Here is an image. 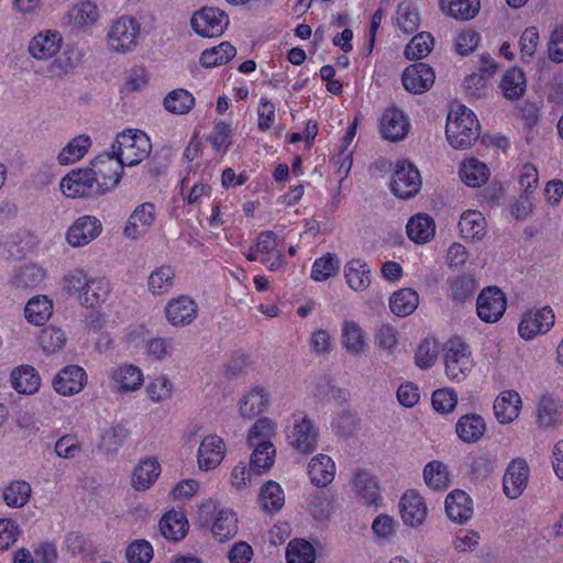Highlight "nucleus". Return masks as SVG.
Returning a JSON list of instances; mask_svg holds the SVG:
<instances>
[{"label":"nucleus","instance_id":"nucleus-1","mask_svg":"<svg viewBox=\"0 0 563 563\" xmlns=\"http://www.w3.org/2000/svg\"><path fill=\"white\" fill-rule=\"evenodd\" d=\"M445 134L449 143L456 150L468 148L479 136V123L472 110L459 106L450 111Z\"/></svg>","mask_w":563,"mask_h":563},{"label":"nucleus","instance_id":"nucleus-2","mask_svg":"<svg viewBox=\"0 0 563 563\" xmlns=\"http://www.w3.org/2000/svg\"><path fill=\"white\" fill-rule=\"evenodd\" d=\"M150 137L141 130H128L118 134L112 144L113 153L125 166H135L151 152Z\"/></svg>","mask_w":563,"mask_h":563},{"label":"nucleus","instance_id":"nucleus-3","mask_svg":"<svg viewBox=\"0 0 563 563\" xmlns=\"http://www.w3.org/2000/svg\"><path fill=\"white\" fill-rule=\"evenodd\" d=\"M289 444L302 454L312 453L318 446L319 432L313 421L305 412L292 415V426L288 429Z\"/></svg>","mask_w":563,"mask_h":563},{"label":"nucleus","instance_id":"nucleus-4","mask_svg":"<svg viewBox=\"0 0 563 563\" xmlns=\"http://www.w3.org/2000/svg\"><path fill=\"white\" fill-rule=\"evenodd\" d=\"M446 376L456 382L463 380L473 367L468 346L459 338L451 339L444 346Z\"/></svg>","mask_w":563,"mask_h":563},{"label":"nucleus","instance_id":"nucleus-5","mask_svg":"<svg viewBox=\"0 0 563 563\" xmlns=\"http://www.w3.org/2000/svg\"><path fill=\"white\" fill-rule=\"evenodd\" d=\"M60 188L69 198H91L104 194L90 167L71 170L62 179Z\"/></svg>","mask_w":563,"mask_h":563},{"label":"nucleus","instance_id":"nucleus-6","mask_svg":"<svg viewBox=\"0 0 563 563\" xmlns=\"http://www.w3.org/2000/svg\"><path fill=\"white\" fill-rule=\"evenodd\" d=\"M230 23L228 14L214 7H205L194 13L190 20L192 30L202 37L223 34Z\"/></svg>","mask_w":563,"mask_h":563},{"label":"nucleus","instance_id":"nucleus-7","mask_svg":"<svg viewBox=\"0 0 563 563\" xmlns=\"http://www.w3.org/2000/svg\"><path fill=\"white\" fill-rule=\"evenodd\" d=\"M421 188L418 168L408 161H399L390 181L391 192L401 199L415 197Z\"/></svg>","mask_w":563,"mask_h":563},{"label":"nucleus","instance_id":"nucleus-8","mask_svg":"<svg viewBox=\"0 0 563 563\" xmlns=\"http://www.w3.org/2000/svg\"><path fill=\"white\" fill-rule=\"evenodd\" d=\"M90 165V169L98 179L104 194L120 183L123 167L125 166L113 151L97 156L91 161Z\"/></svg>","mask_w":563,"mask_h":563},{"label":"nucleus","instance_id":"nucleus-9","mask_svg":"<svg viewBox=\"0 0 563 563\" xmlns=\"http://www.w3.org/2000/svg\"><path fill=\"white\" fill-rule=\"evenodd\" d=\"M139 34L137 22L132 18L121 16L112 23L108 32L109 47L118 53L129 52L136 46Z\"/></svg>","mask_w":563,"mask_h":563},{"label":"nucleus","instance_id":"nucleus-10","mask_svg":"<svg viewBox=\"0 0 563 563\" xmlns=\"http://www.w3.org/2000/svg\"><path fill=\"white\" fill-rule=\"evenodd\" d=\"M507 307L505 294L497 287L484 288L477 297L476 311L481 320L487 323L498 321Z\"/></svg>","mask_w":563,"mask_h":563},{"label":"nucleus","instance_id":"nucleus-11","mask_svg":"<svg viewBox=\"0 0 563 563\" xmlns=\"http://www.w3.org/2000/svg\"><path fill=\"white\" fill-rule=\"evenodd\" d=\"M554 324V313L550 307L531 309L522 314L518 327L520 336L525 340L547 333Z\"/></svg>","mask_w":563,"mask_h":563},{"label":"nucleus","instance_id":"nucleus-12","mask_svg":"<svg viewBox=\"0 0 563 563\" xmlns=\"http://www.w3.org/2000/svg\"><path fill=\"white\" fill-rule=\"evenodd\" d=\"M435 75L426 63H415L405 68L401 81L404 88L415 95L428 91L434 84Z\"/></svg>","mask_w":563,"mask_h":563},{"label":"nucleus","instance_id":"nucleus-13","mask_svg":"<svg viewBox=\"0 0 563 563\" xmlns=\"http://www.w3.org/2000/svg\"><path fill=\"white\" fill-rule=\"evenodd\" d=\"M102 230L99 219L92 216L79 217L67 230V242L74 247L87 245L95 240Z\"/></svg>","mask_w":563,"mask_h":563},{"label":"nucleus","instance_id":"nucleus-14","mask_svg":"<svg viewBox=\"0 0 563 563\" xmlns=\"http://www.w3.org/2000/svg\"><path fill=\"white\" fill-rule=\"evenodd\" d=\"M198 306L189 296L170 299L165 307L167 321L174 327H185L197 318Z\"/></svg>","mask_w":563,"mask_h":563},{"label":"nucleus","instance_id":"nucleus-15","mask_svg":"<svg viewBox=\"0 0 563 563\" xmlns=\"http://www.w3.org/2000/svg\"><path fill=\"white\" fill-rule=\"evenodd\" d=\"M529 466L523 459L510 462L503 479L504 493L511 499L518 498L527 487Z\"/></svg>","mask_w":563,"mask_h":563},{"label":"nucleus","instance_id":"nucleus-16","mask_svg":"<svg viewBox=\"0 0 563 563\" xmlns=\"http://www.w3.org/2000/svg\"><path fill=\"white\" fill-rule=\"evenodd\" d=\"M399 510L404 523L412 528L422 525L428 514L423 498L413 489L407 490L402 495Z\"/></svg>","mask_w":563,"mask_h":563},{"label":"nucleus","instance_id":"nucleus-17","mask_svg":"<svg viewBox=\"0 0 563 563\" xmlns=\"http://www.w3.org/2000/svg\"><path fill=\"white\" fill-rule=\"evenodd\" d=\"M87 380L86 372L77 365H68L53 378V387L59 395L71 396L82 390Z\"/></svg>","mask_w":563,"mask_h":563},{"label":"nucleus","instance_id":"nucleus-18","mask_svg":"<svg viewBox=\"0 0 563 563\" xmlns=\"http://www.w3.org/2000/svg\"><path fill=\"white\" fill-rule=\"evenodd\" d=\"M410 129V122L404 111L397 108L387 109L380 119L382 136L391 142L404 140Z\"/></svg>","mask_w":563,"mask_h":563},{"label":"nucleus","instance_id":"nucleus-19","mask_svg":"<svg viewBox=\"0 0 563 563\" xmlns=\"http://www.w3.org/2000/svg\"><path fill=\"white\" fill-rule=\"evenodd\" d=\"M225 450L224 441L220 437L210 434L203 438L197 455L199 468L205 471L214 470L223 461Z\"/></svg>","mask_w":563,"mask_h":563},{"label":"nucleus","instance_id":"nucleus-20","mask_svg":"<svg viewBox=\"0 0 563 563\" xmlns=\"http://www.w3.org/2000/svg\"><path fill=\"white\" fill-rule=\"evenodd\" d=\"M155 220V207L151 202H144L135 208L124 227V235L136 240L143 236Z\"/></svg>","mask_w":563,"mask_h":563},{"label":"nucleus","instance_id":"nucleus-21","mask_svg":"<svg viewBox=\"0 0 563 563\" xmlns=\"http://www.w3.org/2000/svg\"><path fill=\"white\" fill-rule=\"evenodd\" d=\"M62 41L57 31L40 32L31 40L29 52L36 59H49L60 49Z\"/></svg>","mask_w":563,"mask_h":563},{"label":"nucleus","instance_id":"nucleus-22","mask_svg":"<svg viewBox=\"0 0 563 563\" xmlns=\"http://www.w3.org/2000/svg\"><path fill=\"white\" fill-rule=\"evenodd\" d=\"M445 511L448 517L457 523H464L473 516V503L463 490L455 489L445 498Z\"/></svg>","mask_w":563,"mask_h":563},{"label":"nucleus","instance_id":"nucleus-23","mask_svg":"<svg viewBox=\"0 0 563 563\" xmlns=\"http://www.w3.org/2000/svg\"><path fill=\"white\" fill-rule=\"evenodd\" d=\"M308 475L314 486L325 487L334 479L335 464L330 456L318 454L308 464Z\"/></svg>","mask_w":563,"mask_h":563},{"label":"nucleus","instance_id":"nucleus-24","mask_svg":"<svg viewBox=\"0 0 563 563\" xmlns=\"http://www.w3.org/2000/svg\"><path fill=\"white\" fill-rule=\"evenodd\" d=\"M521 398L515 390L503 391L494 402V413L500 423L514 421L520 412Z\"/></svg>","mask_w":563,"mask_h":563},{"label":"nucleus","instance_id":"nucleus-25","mask_svg":"<svg viewBox=\"0 0 563 563\" xmlns=\"http://www.w3.org/2000/svg\"><path fill=\"white\" fill-rule=\"evenodd\" d=\"M277 235L273 231L262 232L256 241V251L266 254L261 262L267 265L268 269L277 271L283 264V254L277 251Z\"/></svg>","mask_w":563,"mask_h":563},{"label":"nucleus","instance_id":"nucleus-26","mask_svg":"<svg viewBox=\"0 0 563 563\" xmlns=\"http://www.w3.org/2000/svg\"><path fill=\"white\" fill-rule=\"evenodd\" d=\"M455 431L463 442L475 443L483 438L486 423L479 415L467 413L459 419Z\"/></svg>","mask_w":563,"mask_h":563},{"label":"nucleus","instance_id":"nucleus-27","mask_svg":"<svg viewBox=\"0 0 563 563\" xmlns=\"http://www.w3.org/2000/svg\"><path fill=\"white\" fill-rule=\"evenodd\" d=\"M188 520L183 512L172 510L165 514L159 521L162 534L169 541L183 540L188 531Z\"/></svg>","mask_w":563,"mask_h":563},{"label":"nucleus","instance_id":"nucleus-28","mask_svg":"<svg viewBox=\"0 0 563 563\" xmlns=\"http://www.w3.org/2000/svg\"><path fill=\"white\" fill-rule=\"evenodd\" d=\"M161 473V465L154 457H146L134 467L132 486L136 490H145L152 486Z\"/></svg>","mask_w":563,"mask_h":563},{"label":"nucleus","instance_id":"nucleus-29","mask_svg":"<svg viewBox=\"0 0 563 563\" xmlns=\"http://www.w3.org/2000/svg\"><path fill=\"white\" fill-rule=\"evenodd\" d=\"M406 230L411 241L418 244H424L434 236L435 223L430 216L418 213L410 218Z\"/></svg>","mask_w":563,"mask_h":563},{"label":"nucleus","instance_id":"nucleus-30","mask_svg":"<svg viewBox=\"0 0 563 563\" xmlns=\"http://www.w3.org/2000/svg\"><path fill=\"white\" fill-rule=\"evenodd\" d=\"M459 229L462 238L481 241L486 235L485 217L479 211L467 210L460 218Z\"/></svg>","mask_w":563,"mask_h":563},{"label":"nucleus","instance_id":"nucleus-31","mask_svg":"<svg viewBox=\"0 0 563 563\" xmlns=\"http://www.w3.org/2000/svg\"><path fill=\"white\" fill-rule=\"evenodd\" d=\"M41 378L34 367L30 365H21L12 371L11 384L19 393L32 395L37 391Z\"/></svg>","mask_w":563,"mask_h":563},{"label":"nucleus","instance_id":"nucleus-32","mask_svg":"<svg viewBox=\"0 0 563 563\" xmlns=\"http://www.w3.org/2000/svg\"><path fill=\"white\" fill-rule=\"evenodd\" d=\"M269 393L261 386H256L246 394L240 402V413L252 419L263 412L269 404Z\"/></svg>","mask_w":563,"mask_h":563},{"label":"nucleus","instance_id":"nucleus-33","mask_svg":"<svg viewBox=\"0 0 563 563\" xmlns=\"http://www.w3.org/2000/svg\"><path fill=\"white\" fill-rule=\"evenodd\" d=\"M45 272L33 264L19 267L12 278L11 284L15 289L20 290H34L44 280Z\"/></svg>","mask_w":563,"mask_h":563},{"label":"nucleus","instance_id":"nucleus-34","mask_svg":"<svg viewBox=\"0 0 563 563\" xmlns=\"http://www.w3.org/2000/svg\"><path fill=\"white\" fill-rule=\"evenodd\" d=\"M503 95L509 100L520 99L527 89V79L522 69L512 67L506 71L499 85Z\"/></svg>","mask_w":563,"mask_h":563},{"label":"nucleus","instance_id":"nucleus-35","mask_svg":"<svg viewBox=\"0 0 563 563\" xmlns=\"http://www.w3.org/2000/svg\"><path fill=\"white\" fill-rule=\"evenodd\" d=\"M110 284L104 278H91L87 288L79 296V302L86 308L96 309L108 299Z\"/></svg>","mask_w":563,"mask_h":563},{"label":"nucleus","instance_id":"nucleus-36","mask_svg":"<svg viewBox=\"0 0 563 563\" xmlns=\"http://www.w3.org/2000/svg\"><path fill=\"white\" fill-rule=\"evenodd\" d=\"M347 285L355 291L366 289L371 284V269L362 260H351L344 267Z\"/></svg>","mask_w":563,"mask_h":563},{"label":"nucleus","instance_id":"nucleus-37","mask_svg":"<svg viewBox=\"0 0 563 563\" xmlns=\"http://www.w3.org/2000/svg\"><path fill=\"white\" fill-rule=\"evenodd\" d=\"M357 495L366 505H376L380 498L377 479L364 470H360L354 475L353 481Z\"/></svg>","mask_w":563,"mask_h":563},{"label":"nucleus","instance_id":"nucleus-38","mask_svg":"<svg viewBox=\"0 0 563 563\" xmlns=\"http://www.w3.org/2000/svg\"><path fill=\"white\" fill-rule=\"evenodd\" d=\"M175 269L170 265L155 268L147 278L148 291L154 296L167 294L174 287Z\"/></svg>","mask_w":563,"mask_h":563},{"label":"nucleus","instance_id":"nucleus-39","mask_svg":"<svg viewBox=\"0 0 563 563\" xmlns=\"http://www.w3.org/2000/svg\"><path fill=\"white\" fill-rule=\"evenodd\" d=\"M419 305V296L411 288H402L395 291L389 299V307L394 314L407 317L411 314Z\"/></svg>","mask_w":563,"mask_h":563},{"label":"nucleus","instance_id":"nucleus-40","mask_svg":"<svg viewBox=\"0 0 563 563\" xmlns=\"http://www.w3.org/2000/svg\"><path fill=\"white\" fill-rule=\"evenodd\" d=\"M251 446L254 448L250 459L251 471L255 475H261L273 466L276 449L272 442L257 443V445Z\"/></svg>","mask_w":563,"mask_h":563},{"label":"nucleus","instance_id":"nucleus-41","mask_svg":"<svg viewBox=\"0 0 563 563\" xmlns=\"http://www.w3.org/2000/svg\"><path fill=\"white\" fill-rule=\"evenodd\" d=\"M423 479L432 490H445L450 486L449 467L441 461H431L423 468Z\"/></svg>","mask_w":563,"mask_h":563},{"label":"nucleus","instance_id":"nucleus-42","mask_svg":"<svg viewBox=\"0 0 563 563\" xmlns=\"http://www.w3.org/2000/svg\"><path fill=\"white\" fill-rule=\"evenodd\" d=\"M562 406L551 396H543L538 404V423L541 428H553L561 422Z\"/></svg>","mask_w":563,"mask_h":563},{"label":"nucleus","instance_id":"nucleus-43","mask_svg":"<svg viewBox=\"0 0 563 563\" xmlns=\"http://www.w3.org/2000/svg\"><path fill=\"white\" fill-rule=\"evenodd\" d=\"M111 378L123 391H134L139 389L143 383V374L137 366L124 364L115 368Z\"/></svg>","mask_w":563,"mask_h":563},{"label":"nucleus","instance_id":"nucleus-44","mask_svg":"<svg viewBox=\"0 0 563 563\" xmlns=\"http://www.w3.org/2000/svg\"><path fill=\"white\" fill-rule=\"evenodd\" d=\"M212 533L220 542L232 539L238 533L235 514L228 509L218 510L212 525Z\"/></svg>","mask_w":563,"mask_h":563},{"label":"nucleus","instance_id":"nucleus-45","mask_svg":"<svg viewBox=\"0 0 563 563\" xmlns=\"http://www.w3.org/2000/svg\"><path fill=\"white\" fill-rule=\"evenodd\" d=\"M53 313L52 301L46 296H36L25 306L24 314L30 323L43 325Z\"/></svg>","mask_w":563,"mask_h":563},{"label":"nucleus","instance_id":"nucleus-46","mask_svg":"<svg viewBox=\"0 0 563 563\" xmlns=\"http://www.w3.org/2000/svg\"><path fill=\"white\" fill-rule=\"evenodd\" d=\"M163 104L173 114H187L195 106V97L188 90L178 88L166 95Z\"/></svg>","mask_w":563,"mask_h":563},{"label":"nucleus","instance_id":"nucleus-47","mask_svg":"<svg viewBox=\"0 0 563 563\" xmlns=\"http://www.w3.org/2000/svg\"><path fill=\"white\" fill-rule=\"evenodd\" d=\"M91 146V140L88 135L81 134L74 137L58 154L60 165L74 164L82 158Z\"/></svg>","mask_w":563,"mask_h":563},{"label":"nucleus","instance_id":"nucleus-48","mask_svg":"<svg viewBox=\"0 0 563 563\" xmlns=\"http://www.w3.org/2000/svg\"><path fill=\"white\" fill-rule=\"evenodd\" d=\"M236 55V48L229 42H222L218 46L205 49L200 55V64L206 67H216L227 64Z\"/></svg>","mask_w":563,"mask_h":563},{"label":"nucleus","instance_id":"nucleus-49","mask_svg":"<svg viewBox=\"0 0 563 563\" xmlns=\"http://www.w3.org/2000/svg\"><path fill=\"white\" fill-rule=\"evenodd\" d=\"M260 501L266 512L274 514L279 511L285 503V496L280 485L274 481L265 483L261 488Z\"/></svg>","mask_w":563,"mask_h":563},{"label":"nucleus","instance_id":"nucleus-50","mask_svg":"<svg viewBox=\"0 0 563 563\" xmlns=\"http://www.w3.org/2000/svg\"><path fill=\"white\" fill-rule=\"evenodd\" d=\"M460 176L468 187H479L488 179L489 170L484 163L470 158L462 164Z\"/></svg>","mask_w":563,"mask_h":563},{"label":"nucleus","instance_id":"nucleus-51","mask_svg":"<svg viewBox=\"0 0 563 563\" xmlns=\"http://www.w3.org/2000/svg\"><path fill=\"white\" fill-rule=\"evenodd\" d=\"M441 9L456 20L473 19L479 11V0H440Z\"/></svg>","mask_w":563,"mask_h":563},{"label":"nucleus","instance_id":"nucleus-52","mask_svg":"<svg viewBox=\"0 0 563 563\" xmlns=\"http://www.w3.org/2000/svg\"><path fill=\"white\" fill-rule=\"evenodd\" d=\"M31 485L25 481H13L3 490V500L7 506L21 508L27 504L31 496Z\"/></svg>","mask_w":563,"mask_h":563},{"label":"nucleus","instance_id":"nucleus-53","mask_svg":"<svg viewBox=\"0 0 563 563\" xmlns=\"http://www.w3.org/2000/svg\"><path fill=\"white\" fill-rule=\"evenodd\" d=\"M342 343L353 354H358L365 346V335L355 321H345L342 327Z\"/></svg>","mask_w":563,"mask_h":563},{"label":"nucleus","instance_id":"nucleus-54","mask_svg":"<svg viewBox=\"0 0 563 563\" xmlns=\"http://www.w3.org/2000/svg\"><path fill=\"white\" fill-rule=\"evenodd\" d=\"M396 22L404 33L411 34L420 26L421 18L415 5L409 2H401L397 8Z\"/></svg>","mask_w":563,"mask_h":563},{"label":"nucleus","instance_id":"nucleus-55","mask_svg":"<svg viewBox=\"0 0 563 563\" xmlns=\"http://www.w3.org/2000/svg\"><path fill=\"white\" fill-rule=\"evenodd\" d=\"M130 432L125 422L111 426L101 438V448L107 453H114L125 442Z\"/></svg>","mask_w":563,"mask_h":563},{"label":"nucleus","instance_id":"nucleus-56","mask_svg":"<svg viewBox=\"0 0 563 563\" xmlns=\"http://www.w3.org/2000/svg\"><path fill=\"white\" fill-rule=\"evenodd\" d=\"M286 559L288 563H313L316 551L309 542L294 540L287 547Z\"/></svg>","mask_w":563,"mask_h":563},{"label":"nucleus","instance_id":"nucleus-57","mask_svg":"<svg viewBox=\"0 0 563 563\" xmlns=\"http://www.w3.org/2000/svg\"><path fill=\"white\" fill-rule=\"evenodd\" d=\"M339 258L333 253H327L324 256L314 261L311 269V278L317 282H323L339 272Z\"/></svg>","mask_w":563,"mask_h":563},{"label":"nucleus","instance_id":"nucleus-58","mask_svg":"<svg viewBox=\"0 0 563 563\" xmlns=\"http://www.w3.org/2000/svg\"><path fill=\"white\" fill-rule=\"evenodd\" d=\"M433 38L429 33H419L405 47V56L407 59H421L431 52Z\"/></svg>","mask_w":563,"mask_h":563},{"label":"nucleus","instance_id":"nucleus-59","mask_svg":"<svg viewBox=\"0 0 563 563\" xmlns=\"http://www.w3.org/2000/svg\"><path fill=\"white\" fill-rule=\"evenodd\" d=\"M275 434V423L269 418H260L249 430V445H257V443L271 442V438Z\"/></svg>","mask_w":563,"mask_h":563},{"label":"nucleus","instance_id":"nucleus-60","mask_svg":"<svg viewBox=\"0 0 563 563\" xmlns=\"http://www.w3.org/2000/svg\"><path fill=\"white\" fill-rule=\"evenodd\" d=\"M38 343L45 352L55 353L66 343L65 332L59 328L47 327L41 331Z\"/></svg>","mask_w":563,"mask_h":563},{"label":"nucleus","instance_id":"nucleus-61","mask_svg":"<svg viewBox=\"0 0 563 563\" xmlns=\"http://www.w3.org/2000/svg\"><path fill=\"white\" fill-rule=\"evenodd\" d=\"M69 16L78 26L93 24L98 19V8L89 0L82 1L69 11Z\"/></svg>","mask_w":563,"mask_h":563},{"label":"nucleus","instance_id":"nucleus-62","mask_svg":"<svg viewBox=\"0 0 563 563\" xmlns=\"http://www.w3.org/2000/svg\"><path fill=\"white\" fill-rule=\"evenodd\" d=\"M438 353L435 341L424 339L417 347L415 363L421 369L430 368L434 364Z\"/></svg>","mask_w":563,"mask_h":563},{"label":"nucleus","instance_id":"nucleus-63","mask_svg":"<svg viewBox=\"0 0 563 563\" xmlns=\"http://www.w3.org/2000/svg\"><path fill=\"white\" fill-rule=\"evenodd\" d=\"M477 288V284L471 276H459L451 283V297L456 302H464L471 298Z\"/></svg>","mask_w":563,"mask_h":563},{"label":"nucleus","instance_id":"nucleus-64","mask_svg":"<svg viewBox=\"0 0 563 563\" xmlns=\"http://www.w3.org/2000/svg\"><path fill=\"white\" fill-rule=\"evenodd\" d=\"M125 558L130 563H148L153 558V548L145 540H136L126 548Z\"/></svg>","mask_w":563,"mask_h":563}]
</instances>
